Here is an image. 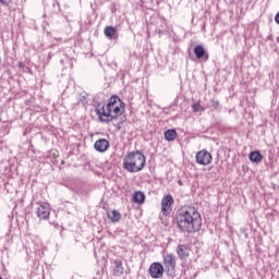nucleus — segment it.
Instances as JSON below:
<instances>
[{
  "instance_id": "18",
  "label": "nucleus",
  "mask_w": 279,
  "mask_h": 279,
  "mask_svg": "<svg viewBox=\"0 0 279 279\" xmlns=\"http://www.w3.org/2000/svg\"><path fill=\"white\" fill-rule=\"evenodd\" d=\"M78 106H86L88 104V94L87 93H82L78 97L77 101Z\"/></svg>"
},
{
  "instance_id": "13",
  "label": "nucleus",
  "mask_w": 279,
  "mask_h": 279,
  "mask_svg": "<svg viewBox=\"0 0 279 279\" xmlns=\"http://www.w3.org/2000/svg\"><path fill=\"white\" fill-rule=\"evenodd\" d=\"M114 265L113 276H123V271H125V268H123V262L117 259Z\"/></svg>"
},
{
  "instance_id": "5",
  "label": "nucleus",
  "mask_w": 279,
  "mask_h": 279,
  "mask_svg": "<svg viewBox=\"0 0 279 279\" xmlns=\"http://www.w3.org/2000/svg\"><path fill=\"white\" fill-rule=\"evenodd\" d=\"M163 267L168 276L175 274V256L173 254L163 255Z\"/></svg>"
},
{
  "instance_id": "11",
  "label": "nucleus",
  "mask_w": 279,
  "mask_h": 279,
  "mask_svg": "<svg viewBox=\"0 0 279 279\" xmlns=\"http://www.w3.org/2000/svg\"><path fill=\"white\" fill-rule=\"evenodd\" d=\"M49 215H50L49 207H47L45 205H40L37 208V217L39 219H49Z\"/></svg>"
},
{
  "instance_id": "6",
  "label": "nucleus",
  "mask_w": 279,
  "mask_h": 279,
  "mask_svg": "<svg viewBox=\"0 0 279 279\" xmlns=\"http://www.w3.org/2000/svg\"><path fill=\"white\" fill-rule=\"evenodd\" d=\"M148 272L150 278L160 279L165 276V266L159 262H155L150 265Z\"/></svg>"
},
{
  "instance_id": "4",
  "label": "nucleus",
  "mask_w": 279,
  "mask_h": 279,
  "mask_svg": "<svg viewBox=\"0 0 279 279\" xmlns=\"http://www.w3.org/2000/svg\"><path fill=\"white\" fill-rule=\"evenodd\" d=\"M173 196L171 194H167L161 198V213L163 217H169L173 210Z\"/></svg>"
},
{
  "instance_id": "22",
  "label": "nucleus",
  "mask_w": 279,
  "mask_h": 279,
  "mask_svg": "<svg viewBox=\"0 0 279 279\" xmlns=\"http://www.w3.org/2000/svg\"><path fill=\"white\" fill-rule=\"evenodd\" d=\"M275 23H277V25H279V12L275 15Z\"/></svg>"
},
{
  "instance_id": "15",
  "label": "nucleus",
  "mask_w": 279,
  "mask_h": 279,
  "mask_svg": "<svg viewBox=\"0 0 279 279\" xmlns=\"http://www.w3.org/2000/svg\"><path fill=\"white\" fill-rule=\"evenodd\" d=\"M104 32L105 36L112 40V38H114V34H117V28H114L113 26H106Z\"/></svg>"
},
{
  "instance_id": "9",
  "label": "nucleus",
  "mask_w": 279,
  "mask_h": 279,
  "mask_svg": "<svg viewBox=\"0 0 279 279\" xmlns=\"http://www.w3.org/2000/svg\"><path fill=\"white\" fill-rule=\"evenodd\" d=\"M94 148L96 151H99L100 154H104V151H108L110 148V142L106 138L97 140L94 144Z\"/></svg>"
},
{
  "instance_id": "16",
  "label": "nucleus",
  "mask_w": 279,
  "mask_h": 279,
  "mask_svg": "<svg viewBox=\"0 0 279 279\" xmlns=\"http://www.w3.org/2000/svg\"><path fill=\"white\" fill-rule=\"evenodd\" d=\"M165 138L166 141H175L178 138V132L173 129L168 130L165 132Z\"/></svg>"
},
{
  "instance_id": "2",
  "label": "nucleus",
  "mask_w": 279,
  "mask_h": 279,
  "mask_svg": "<svg viewBox=\"0 0 279 279\" xmlns=\"http://www.w3.org/2000/svg\"><path fill=\"white\" fill-rule=\"evenodd\" d=\"M95 112L100 123H112V121L119 119L125 112V102L119 96L113 95L106 105H97Z\"/></svg>"
},
{
  "instance_id": "1",
  "label": "nucleus",
  "mask_w": 279,
  "mask_h": 279,
  "mask_svg": "<svg viewBox=\"0 0 279 279\" xmlns=\"http://www.w3.org/2000/svg\"><path fill=\"white\" fill-rule=\"evenodd\" d=\"M175 221L181 232H199L202 230V215L193 206H183L178 209Z\"/></svg>"
},
{
  "instance_id": "19",
  "label": "nucleus",
  "mask_w": 279,
  "mask_h": 279,
  "mask_svg": "<svg viewBox=\"0 0 279 279\" xmlns=\"http://www.w3.org/2000/svg\"><path fill=\"white\" fill-rule=\"evenodd\" d=\"M210 102H211V107H213L215 110H219V107L221 106V104L219 102V100L211 99Z\"/></svg>"
},
{
  "instance_id": "14",
  "label": "nucleus",
  "mask_w": 279,
  "mask_h": 279,
  "mask_svg": "<svg viewBox=\"0 0 279 279\" xmlns=\"http://www.w3.org/2000/svg\"><path fill=\"white\" fill-rule=\"evenodd\" d=\"M134 204H145V194L143 192H135L133 194Z\"/></svg>"
},
{
  "instance_id": "8",
  "label": "nucleus",
  "mask_w": 279,
  "mask_h": 279,
  "mask_svg": "<svg viewBox=\"0 0 279 279\" xmlns=\"http://www.w3.org/2000/svg\"><path fill=\"white\" fill-rule=\"evenodd\" d=\"M194 54L197 58V60H199V62H208V50H206V48H204V46L202 45H197L194 47Z\"/></svg>"
},
{
  "instance_id": "17",
  "label": "nucleus",
  "mask_w": 279,
  "mask_h": 279,
  "mask_svg": "<svg viewBox=\"0 0 279 279\" xmlns=\"http://www.w3.org/2000/svg\"><path fill=\"white\" fill-rule=\"evenodd\" d=\"M108 217L111 219V223H118V221H121V213L114 209L108 215Z\"/></svg>"
},
{
  "instance_id": "3",
  "label": "nucleus",
  "mask_w": 279,
  "mask_h": 279,
  "mask_svg": "<svg viewBox=\"0 0 279 279\" xmlns=\"http://www.w3.org/2000/svg\"><path fill=\"white\" fill-rule=\"evenodd\" d=\"M145 165V155L141 153V150L128 153L123 158V169L129 171V173H138V171H143Z\"/></svg>"
},
{
  "instance_id": "10",
  "label": "nucleus",
  "mask_w": 279,
  "mask_h": 279,
  "mask_svg": "<svg viewBox=\"0 0 279 279\" xmlns=\"http://www.w3.org/2000/svg\"><path fill=\"white\" fill-rule=\"evenodd\" d=\"M177 254L181 260H186L189 258V247L184 244H179L177 246Z\"/></svg>"
},
{
  "instance_id": "20",
  "label": "nucleus",
  "mask_w": 279,
  "mask_h": 279,
  "mask_svg": "<svg viewBox=\"0 0 279 279\" xmlns=\"http://www.w3.org/2000/svg\"><path fill=\"white\" fill-rule=\"evenodd\" d=\"M201 108H202V105H199V102H196V104L192 105L193 112H199Z\"/></svg>"
},
{
  "instance_id": "12",
  "label": "nucleus",
  "mask_w": 279,
  "mask_h": 279,
  "mask_svg": "<svg viewBox=\"0 0 279 279\" xmlns=\"http://www.w3.org/2000/svg\"><path fill=\"white\" fill-rule=\"evenodd\" d=\"M248 159L251 162H255V165H258V162H263V155L258 150H253L248 155Z\"/></svg>"
},
{
  "instance_id": "7",
  "label": "nucleus",
  "mask_w": 279,
  "mask_h": 279,
  "mask_svg": "<svg viewBox=\"0 0 279 279\" xmlns=\"http://www.w3.org/2000/svg\"><path fill=\"white\" fill-rule=\"evenodd\" d=\"M196 162L203 166L210 165L213 162V155L208 150L203 149L196 154Z\"/></svg>"
},
{
  "instance_id": "21",
  "label": "nucleus",
  "mask_w": 279,
  "mask_h": 279,
  "mask_svg": "<svg viewBox=\"0 0 279 279\" xmlns=\"http://www.w3.org/2000/svg\"><path fill=\"white\" fill-rule=\"evenodd\" d=\"M0 3L2 5H10V2H8V0H0Z\"/></svg>"
},
{
  "instance_id": "23",
  "label": "nucleus",
  "mask_w": 279,
  "mask_h": 279,
  "mask_svg": "<svg viewBox=\"0 0 279 279\" xmlns=\"http://www.w3.org/2000/svg\"><path fill=\"white\" fill-rule=\"evenodd\" d=\"M19 66H20V68H23V63H22V62H19Z\"/></svg>"
}]
</instances>
